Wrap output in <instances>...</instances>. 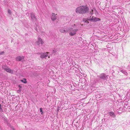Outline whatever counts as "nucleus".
Here are the masks:
<instances>
[{
  "mask_svg": "<svg viewBox=\"0 0 130 130\" xmlns=\"http://www.w3.org/2000/svg\"><path fill=\"white\" fill-rule=\"evenodd\" d=\"M120 71L122 73L124 74L125 75H127L128 74L127 73L126 71L125 70H121Z\"/></svg>",
  "mask_w": 130,
  "mask_h": 130,
  "instance_id": "nucleus-11",
  "label": "nucleus"
},
{
  "mask_svg": "<svg viewBox=\"0 0 130 130\" xmlns=\"http://www.w3.org/2000/svg\"><path fill=\"white\" fill-rule=\"evenodd\" d=\"M108 76V75H106L104 73H102L99 75L98 77L103 80H105L107 79Z\"/></svg>",
  "mask_w": 130,
  "mask_h": 130,
  "instance_id": "nucleus-3",
  "label": "nucleus"
},
{
  "mask_svg": "<svg viewBox=\"0 0 130 130\" xmlns=\"http://www.w3.org/2000/svg\"><path fill=\"white\" fill-rule=\"evenodd\" d=\"M20 89L19 90H18V91H17L18 92H20Z\"/></svg>",
  "mask_w": 130,
  "mask_h": 130,
  "instance_id": "nucleus-26",
  "label": "nucleus"
},
{
  "mask_svg": "<svg viewBox=\"0 0 130 130\" xmlns=\"http://www.w3.org/2000/svg\"><path fill=\"white\" fill-rule=\"evenodd\" d=\"M3 68L7 72L11 73H13V71L11 70L10 69L8 68V67L6 66H2Z\"/></svg>",
  "mask_w": 130,
  "mask_h": 130,
  "instance_id": "nucleus-4",
  "label": "nucleus"
},
{
  "mask_svg": "<svg viewBox=\"0 0 130 130\" xmlns=\"http://www.w3.org/2000/svg\"><path fill=\"white\" fill-rule=\"evenodd\" d=\"M5 52L4 51L0 52V55H3L4 54Z\"/></svg>",
  "mask_w": 130,
  "mask_h": 130,
  "instance_id": "nucleus-19",
  "label": "nucleus"
},
{
  "mask_svg": "<svg viewBox=\"0 0 130 130\" xmlns=\"http://www.w3.org/2000/svg\"><path fill=\"white\" fill-rule=\"evenodd\" d=\"M89 10V8L88 7L83 6L77 7L76 9V13L83 14L88 12Z\"/></svg>",
  "mask_w": 130,
  "mask_h": 130,
  "instance_id": "nucleus-1",
  "label": "nucleus"
},
{
  "mask_svg": "<svg viewBox=\"0 0 130 130\" xmlns=\"http://www.w3.org/2000/svg\"><path fill=\"white\" fill-rule=\"evenodd\" d=\"M3 111V109L2 107L1 104H0V112H2Z\"/></svg>",
  "mask_w": 130,
  "mask_h": 130,
  "instance_id": "nucleus-18",
  "label": "nucleus"
},
{
  "mask_svg": "<svg viewBox=\"0 0 130 130\" xmlns=\"http://www.w3.org/2000/svg\"><path fill=\"white\" fill-rule=\"evenodd\" d=\"M31 18V20L33 21H36L37 18H36V17L35 15L33 13H31L30 14Z\"/></svg>",
  "mask_w": 130,
  "mask_h": 130,
  "instance_id": "nucleus-7",
  "label": "nucleus"
},
{
  "mask_svg": "<svg viewBox=\"0 0 130 130\" xmlns=\"http://www.w3.org/2000/svg\"><path fill=\"white\" fill-rule=\"evenodd\" d=\"M85 47V48H86V49H87V48H88V47L87 46H84Z\"/></svg>",
  "mask_w": 130,
  "mask_h": 130,
  "instance_id": "nucleus-24",
  "label": "nucleus"
},
{
  "mask_svg": "<svg viewBox=\"0 0 130 130\" xmlns=\"http://www.w3.org/2000/svg\"><path fill=\"white\" fill-rule=\"evenodd\" d=\"M57 50L56 49H54L53 50H52V53H55L57 52Z\"/></svg>",
  "mask_w": 130,
  "mask_h": 130,
  "instance_id": "nucleus-15",
  "label": "nucleus"
},
{
  "mask_svg": "<svg viewBox=\"0 0 130 130\" xmlns=\"http://www.w3.org/2000/svg\"><path fill=\"white\" fill-rule=\"evenodd\" d=\"M24 59V57H16V59L17 61H20Z\"/></svg>",
  "mask_w": 130,
  "mask_h": 130,
  "instance_id": "nucleus-13",
  "label": "nucleus"
},
{
  "mask_svg": "<svg viewBox=\"0 0 130 130\" xmlns=\"http://www.w3.org/2000/svg\"><path fill=\"white\" fill-rule=\"evenodd\" d=\"M2 116H1V119L3 120L4 121V123L8 124V121L7 120V118H6L4 115H2Z\"/></svg>",
  "mask_w": 130,
  "mask_h": 130,
  "instance_id": "nucleus-8",
  "label": "nucleus"
},
{
  "mask_svg": "<svg viewBox=\"0 0 130 130\" xmlns=\"http://www.w3.org/2000/svg\"><path fill=\"white\" fill-rule=\"evenodd\" d=\"M93 10H91L89 12V13L91 14L92 15L93 14Z\"/></svg>",
  "mask_w": 130,
  "mask_h": 130,
  "instance_id": "nucleus-17",
  "label": "nucleus"
},
{
  "mask_svg": "<svg viewBox=\"0 0 130 130\" xmlns=\"http://www.w3.org/2000/svg\"><path fill=\"white\" fill-rule=\"evenodd\" d=\"M8 13H9V14H11V11L9 9L8 10Z\"/></svg>",
  "mask_w": 130,
  "mask_h": 130,
  "instance_id": "nucleus-22",
  "label": "nucleus"
},
{
  "mask_svg": "<svg viewBox=\"0 0 130 130\" xmlns=\"http://www.w3.org/2000/svg\"><path fill=\"white\" fill-rule=\"evenodd\" d=\"M18 57H21L20 56H19Z\"/></svg>",
  "mask_w": 130,
  "mask_h": 130,
  "instance_id": "nucleus-30",
  "label": "nucleus"
},
{
  "mask_svg": "<svg viewBox=\"0 0 130 130\" xmlns=\"http://www.w3.org/2000/svg\"><path fill=\"white\" fill-rule=\"evenodd\" d=\"M40 111L41 112V114H42V108H40Z\"/></svg>",
  "mask_w": 130,
  "mask_h": 130,
  "instance_id": "nucleus-21",
  "label": "nucleus"
},
{
  "mask_svg": "<svg viewBox=\"0 0 130 130\" xmlns=\"http://www.w3.org/2000/svg\"><path fill=\"white\" fill-rule=\"evenodd\" d=\"M77 29H74L72 28H67V32L69 33V34L71 36H73L75 35L77 31Z\"/></svg>",
  "mask_w": 130,
  "mask_h": 130,
  "instance_id": "nucleus-2",
  "label": "nucleus"
},
{
  "mask_svg": "<svg viewBox=\"0 0 130 130\" xmlns=\"http://www.w3.org/2000/svg\"><path fill=\"white\" fill-rule=\"evenodd\" d=\"M49 53L48 52H46V53H37V54H40V57H50L49 56V55L48 54H49Z\"/></svg>",
  "mask_w": 130,
  "mask_h": 130,
  "instance_id": "nucleus-6",
  "label": "nucleus"
},
{
  "mask_svg": "<svg viewBox=\"0 0 130 130\" xmlns=\"http://www.w3.org/2000/svg\"><path fill=\"white\" fill-rule=\"evenodd\" d=\"M86 23H88V21H86Z\"/></svg>",
  "mask_w": 130,
  "mask_h": 130,
  "instance_id": "nucleus-25",
  "label": "nucleus"
},
{
  "mask_svg": "<svg viewBox=\"0 0 130 130\" xmlns=\"http://www.w3.org/2000/svg\"><path fill=\"white\" fill-rule=\"evenodd\" d=\"M87 20L90 21H92L94 22H96L100 20V19L96 17H92V18H87Z\"/></svg>",
  "mask_w": 130,
  "mask_h": 130,
  "instance_id": "nucleus-5",
  "label": "nucleus"
},
{
  "mask_svg": "<svg viewBox=\"0 0 130 130\" xmlns=\"http://www.w3.org/2000/svg\"><path fill=\"white\" fill-rule=\"evenodd\" d=\"M13 130H15V129H14V128H13Z\"/></svg>",
  "mask_w": 130,
  "mask_h": 130,
  "instance_id": "nucleus-27",
  "label": "nucleus"
},
{
  "mask_svg": "<svg viewBox=\"0 0 130 130\" xmlns=\"http://www.w3.org/2000/svg\"><path fill=\"white\" fill-rule=\"evenodd\" d=\"M60 31L62 33H64L65 32H67V29L66 30H64V28H62L60 29Z\"/></svg>",
  "mask_w": 130,
  "mask_h": 130,
  "instance_id": "nucleus-12",
  "label": "nucleus"
},
{
  "mask_svg": "<svg viewBox=\"0 0 130 130\" xmlns=\"http://www.w3.org/2000/svg\"><path fill=\"white\" fill-rule=\"evenodd\" d=\"M44 43V42L40 38H38V41L37 42V44L39 45L41 44H42Z\"/></svg>",
  "mask_w": 130,
  "mask_h": 130,
  "instance_id": "nucleus-9",
  "label": "nucleus"
},
{
  "mask_svg": "<svg viewBox=\"0 0 130 130\" xmlns=\"http://www.w3.org/2000/svg\"><path fill=\"white\" fill-rule=\"evenodd\" d=\"M18 87H19V88L20 89L22 87V86H21L20 85H19V86H18Z\"/></svg>",
  "mask_w": 130,
  "mask_h": 130,
  "instance_id": "nucleus-23",
  "label": "nucleus"
},
{
  "mask_svg": "<svg viewBox=\"0 0 130 130\" xmlns=\"http://www.w3.org/2000/svg\"><path fill=\"white\" fill-rule=\"evenodd\" d=\"M51 18L52 20H55L56 19V16L54 13H53Z\"/></svg>",
  "mask_w": 130,
  "mask_h": 130,
  "instance_id": "nucleus-10",
  "label": "nucleus"
},
{
  "mask_svg": "<svg viewBox=\"0 0 130 130\" xmlns=\"http://www.w3.org/2000/svg\"><path fill=\"white\" fill-rule=\"evenodd\" d=\"M42 58H44V57H41Z\"/></svg>",
  "mask_w": 130,
  "mask_h": 130,
  "instance_id": "nucleus-29",
  "label": "nucleus"
},
{
  "mask_svg": "<svg viewBox=\"0 0 130 130\" xmlns=\"http://www.w3.org/2000/svg\"><path fill=\"white\" fill-rule=\"evenodd\" d=\"M75 25L74 24V25H73L72 26L73 27H74V26H75Z\"/></svg>",
  "mask_w": 130,
  "mask_h": 130,
  "instance_id": "nucleus-28",
  "label": "nucleus"
},
{
  "mask_svg": "<svg viewBox=\"0 0 130 130\" xmlns=\"http://www.w3.org/2000/svg\"><path fill=\"white\" fill-rule=\"evenodd\" d=\"M96 82H100L101 81L100 79L99 78L96 79Z\"/></svg>",
  "mask_w": 130,
  "mask_h": 130,
  "instance_id": "nucleus-20",
  "label": "nucleus"
},
{
  "mask_svg": "<svg viewBox=\"0 0 130 130\" xmlns=\"http://www.w3.org/2000/svg\"><path fill=\"white\" fill-rule=\"evenodd\" d=\"M23 79L24 80H25V81H24V80H21V81L23 83H26L27 82H26V78H24Z\"/></svg>",
  "mask_w": 130,
  "mask_h": 130,
  "instance_id": "nucleus-16",
  "label": "nucleus"
},
{
  "mask_svg": "<svg viewBox=\"0 0 130 130\" xmlns=\"http://www.w3.org/2000/svg\"><path fill=\"white\" fill-rule=\"evenodd\" d=\"M109 115L110 116H112L114 115V116L115 117L116 116L115 115L114 113L113 112H110L109 113Z\"/></svg>",
  "mask_w": 130,
  "mask_h": 130,
  "instance_id": "nucleus-14",
  "label": "nucleus"
}]
</instances>
